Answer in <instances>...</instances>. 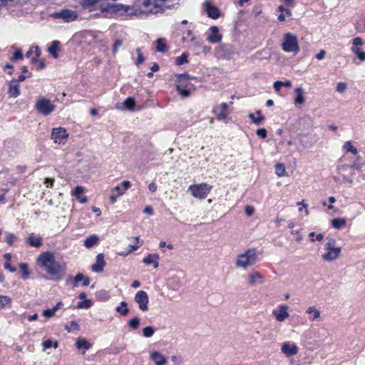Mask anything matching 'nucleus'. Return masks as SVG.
Segmentation results:
<instances>
[{
    "mask_svg": "<svg viewBox=\"0 0 365 365\" xmlns=\"http://www.w3.org/2000/svg\"><path fill=\"white\" fill-rule=\"evenodd\" d=\"M8 93L11 98H16L20 95V86L16 80L9 83Z\"/></svg>",
    "mask_w": 365,
    "mask_h": 365,
    "instance_id": "nucleus-23",
    "label": "nucleus"
},
{
    "mask_svg": "<svg viewBox=\"0 0 365 365\" xmlns=\"http://www.w3.org/2000/svg\"><path fill=\"white\" fill-rule=\"evenodd\" d=\"M305 313L309 316V319L312 322L318 321L321 317L320 311L314 306L309 307Z\"/></svg>",
    "mask_w": 365,
    "mask_h": 365,
    "instance_id": "nucleus-25",
    "label": "nucleus"
},
{
    "mask_svg": "<svg viewBox=\"0 0 365 365\" xmlns=\"http://www.w3.org/2000/svg\"><path fill=\"white\" fill-rule=\"evenodd\" d=\"M53 19H61L65 22H71L77 19L78 14L75 11L63 9L58 12H53L50 14Z\"/></svg>",
    "mask_w": 365,
    "mask_h": 365,
    "instance_id": "nucleus-11",
    "label": "nucleus"
},
{
    "mask_svg": "<svg viewBox=\"0 0 365 365\" xmlns=\"http://www.w3.org/2000/svg\"><path fill=\"white\" fill-rule=\"evenodd\" d=\"M281 350L283 354H284L287 357H289L297 354L299 349L296 344L288 341L282 344Z\"/></svg>",
    "mask_w": 365,
    "mask_h": 365,
    "instance_id": "nucleus-17",
    "label": "nucleus"
},
{
    "mask_svg": "<svg viewBox=\"0 0 365 365\" xmlns=\"http://www.w3.org/2000/svg\"><path fill=\"white\" fill-rule=\"evenodd\" d=\"M145 6H153V12L163 13L167 9H172L179 6V0H146Z\"/></svg>",
    "mask_w": 365,
    "mask_h": 365,
    "instance_id": "nucleus-3",
    "label": "nucleus"
},
{
    "mask_svg": "<svg viewBox=\"0 0 365 365\" xmlns=\"http://www.w3.org/2000/svg\"><path fill=\"white\" fill-rule=\"evenodd\" d=\"M363 43V41L360 37H356L353 39V46H361Z\"/></svg>",
    "mask_w": 365,
    "mask_h": 365,
    "instance_id": "nucleus-62",
    "label": "nucleus"
},
{
    "mask_svg": "<svg viewBox=\"0 0 365 365\" xmlns=\"http://www.w3.org/2000/svg\"><path fill=\"white\" fill-rule=\"evenodd\" d=\"M248 117L251 119L252 123L256 125H260L264 119V118L261 115L260 110H257L255 113H250Z\"/></svg>",
    "mask_w": 365,
    "mask_h": 365,
    "instance_id": "nucleus-30",
    "label": "nucleus"
},
{
    "mask_svg": "<svg viewBox=\"0 0 365 365\" xmlns=\"http://www.w3.org/2000/svg\"><path fill=\"white\" fill-rule=\"evenodd\" d=\"M123 45V40L122 39H117L115 40L113 47V53L114 55H115L119 49V48Z\"/></svg>",
    "mask_w": 365,
    "mask_h": 365,
    "instance_id": "nucleus-54",
    "label": "nucleus"
},
{
    "mask_svg": "<svg viewBox=\"0 0 365 365\" xmlns=\"http://www.w3.org/2000/svg\"><path fill=\"white\" fill-rule=\"evenodd\" d=\"M248 283L251 286H255L257 284H262L264 282V277L257 272H252L247 277Z\"/></svg>",
    "mask_w": 365,
    "mask_h": 365,
    "instance_id": "nucleus-22",
    "label": "nucleus"
},
{
    "mask_svg": "<svg viewBox=\"0 0 365 365\" xmlns=\"http://www.w3.org/2000/svg\"><path fill=\"white\" fill-rule=\"evenodd\" d=\"M299 205H301L302 207L299 208V211L301 212L303 210V208H304V212L306 215H308L309 214V210L307 209V205L304 202V201H302L298 203Z\"/></svg>",
    "mask_w": 365,
    "mask_h": 365,
    "instance_id": "nucleus-61",
    "label": "nucleus"
},
{
    "mask_svg": "<svg viewBox=\"0 0 365 365\" xmlns=\"http://www.w3.org/2000/svg\"><path fill=\"white\" fill-rule=\"evenodd\" d=\"M98 241L99 238L97 235H90L84 240V246L87 248H91L95 245H96L98 242Z\"/></svg>",
    "mask_w": 365,
    "mask_h": 365,
    "instance_id": "nucleus-31",
    "label": "nucleus"
},
{
    "mask_svg": "<svg viewBox=\"0 0 365 365\" xmlns=\"http://www.w3.org/2000/svg\"><path fill=\"white\" fill-rule=\"evenodd\" d=\"M105 265L104 255L98 254L96 257V262L91 266V269L94 272L99 273L103 272Z\"/></svg>",
    "mask_w": 365,
    "mask_h": 365,
    "instance_id": "nucleus-20",
    "label": "nucleus"
},
{
    "mask_svg": "<svg viewBox=\"0 0 365 365\" xmlns=\"http://www.w3.org/2000/svg\"><path fill=\"white\" fill-rule=\"evenodd\" d=\"M211 190L212 186L207 183L193 184L188 187L192 196L200 200L205 199Z\"/></svg>",
    "mask_w": 365,
    "mask_h": 365,
    "instance_id": "nucleus-6",
    "label": "nucleus"
},
{
    "mask_svg": "<svg viewBox=\"0 0 365 365\" xmlns=\"http://www.w3.org/2000/svg\"><path fill=\"white\" fill-rule=\"evenodd\" d=\"M160 256L158 254H149L143 259V262L145 265L152 264L155 269L159 266Z\"/></svg>",
    "mask_w": 365,
    "mask_h": 365,
    "instance_id": "nucleus-21",
    "label": "nucleus"
},
{
    "mask_svg": "<svg viewBox=\"0 0 365 365\" xmlns=\"http://www.w3.org/2000/svg\"><path fill=\"white\" fill-rule=\"evenodd\" d=\"M257 135L260 137L261 138H267V132L265 128H259L256 132Z\"/></svg>",
    "mask_w": 365,
    "mask_h": 365,
    "instance_id": "nucleus-59",
    "label": "nucleus"
},
{
    "mask_svg": "<svg viewBox=\"0 0 365 365\" xmlns=\"http://www.w3.org/2000/svg\"><path fill=\"white\" fill-rule=\"evenodd\" d=\"M22 58H23V54H22L21 50L20 49L16 50L14 53L12 59L14 61H19V60H21Z\"/></svg>",
    "mask_w": 365,
    "mask_h": 365,
    "instance_id": "nucleus-58",
    "label": "nucleus"
},
{
    "mask_svg": "<svg viewBox=\"0 0 365 365\" xmlns=\"http://www.w3.org/2000/svg\"><path fill=\"white\" fill-rule=\"evenodd\" d=\"M212 113L217 115L218 120H224L230 113L229 106L226 103H222L220 104V108L216 106L213 107Z\"/></svg>",
    "mask_w": 365,
    "mask_h": 365,
    "instance_id": "nucleus-15",
    "label": "nucleus"
},
{
    "mask_svg": "<svg viewBox=\"0 0 365 365\" xmlns=\"http://www.w3.org/2000/svg\"><path fill=\"white\" fill-rule=\"evenodd\" d=\"M136 53L138 54V58H137L135 64L137 66H138V65L141 64L144 61L145 58L143 57V53H141L140 48H138L136 49Z\"/></svg>",
    "mask_w": 365,
    "mask_h": 365,
    "instance_id": "nucleus-55",
    "label": "nucleus"
},
{
    "mask_svg": "<svg viewBox=\"0 0 365 365\" xmlns=\"http://www.w3.org/2000/svg\"><path fill=\"white\" fill-rule=\"evenodd\" d=\"M294 93L296 96L294 98V103L296 105H302L305 102V99L304 97V90L301 87L297 88L294 90Z\"/></svg>",
    "mask_w": 365,
    "mask_h": 365,
    "instance_id": "nucleus-28",
    "label": "nucleus"
},
{
    "mask_svg": "<svg viewBox=\"0 0 365 365\" xmlns=\"http://www.w3.org/2000/svg\"><path fill=\"white\" fill-rule=\"evenodd\" d=\"M128 325L133 329H136L140 325V319L138 317H134L128 322Z\"/></svg>",
    "mask_w": 365,
    "mask_h": 365,
    "instance_id": "nucleus-50",
    "label": "nucleus"
},
{
    "mask_svg": "<svg viewBox=\"0 0 365 365\" xmlns=\"http://www.w3.org/2000/svg\"><path fill=\"white\" fill-rule=\"evenodd\" d=\"M204 9L207 16L212 19H217L220 16L221 12L218 7L209 0L205 1Z\"/></svg>",
    "mask_w": 365,
    "mask_h": 365,
    "instance_id": "nucleus-13",
    "label": "nucleus"
},
{
    "mask_svg": "<svg viewBox=\"0 0 365 365\" xmlns=\"http://www.w3.org/2000/svg\"><path fill=\"white\" fill-rule=\"evenodd\" d=\"M115 311L123 316L127 315L129 312V309L127 307V303L125 301L121 302L120 305L115 308Z\"/></svg>",
    "mask_w": 365,
    "mask_h": 365,
    "instance_id": "nucleus-40",
    "label": "nucleus"
},
{
    "mask_svg": "<svg viewBox=\"0 0 365 365\" xmlns=\"http://www.w3.org/2000/svg\"><path fill=\"white\" fill-rule=\"evenodd\" d=\"M17 239L16 236L12 233H7L6 236V242L9 245H13L15 240Z\"/></svg>",
    "mask_w": 365,
    "mask_h": 365,
    "instance_id": "nucleus-52",
    "label": "nucleus"
},
{
    "mask_svg": "<svg viewBox=\"0 0 365 365\" xmlns=\"http://www.w3.org/2000/svg\"><path fill=\"white\" fill-rule=\"evenodd\" d=\"M155 333V329L151 326H148L143 329V336L145 337H150L152 336Z\"/></svg>",
    "mask_w": 365,
    "mask_h": 365,
    "instance_id": "nucleus-46",
    "label": "nucleus"
},
{
    "mask_svg": "<svg viewBox=\"0 0 365 365\" xmlns=\"http://www.w3.org/2000/svg\"><path fill=\"white\" fill-rule=\"evenodd\" d=\"M286 169L283 164L278 163L275 165V173L279 177H282L285 175Z\"/></svg>",
    "mask_w": 365,
    "mask_h": 365,
    "instance_id": "nucleus-43",
    "label": "nucleus"
},
{
    "mask_svg": "<svg viewBox=\"0 0 365 365\" xmlns=\"http://www.w3.org/2000/svg\"><path fill=\"white\" fill-rule=\"evenodd\" d=\"M335 240L329 239L326 243L324 252L322 255V259L325 262L336 260L341 252V247H334Z\"/></svg>",
    "mask_w": 365,
    "mask_h": 365,
    "instance_id": "nucleus-5",
    "label": "nucleus"
},
{
    "mask_svg": "<svg viewBox=\"0 0 365 365\" xmlns=\"http://www.w3.org/2000/svg\"><path fill=\"white\" fill-rule=\"evenodd\" d=\"M43 346L44 350L51 348L52 346V341L51 339L43 341Z\"/></svg>",
    "mask_w": 365,
    "mask_h": 365,
    "instance_id": "nucleus-63",
    "label": "nucleus"
},
{
    "mask_svg": "<svg viewBox=\"0 0 365 365\" xmlns=\"http://www.w3.org/2000/svg\"><path fill=\"white\" fill-rule=\"evenodd\" d=\"M113 6L114 4H101L99 5V9L102 14V16L106 18H113Z\"/></svg>",
    "mask_w": 365,
    "mask_h": 365,
    "instance_id": "nucleus-18",
    "label": "nucleus"
},
{
    "mask_svg": "<svg viewBox=\"0 0 365 365\" xmlns=\"http://www.w3.org/2000/svg\"><path fill=\"white\" fill-rule=\"evenodd\" d=\"M59 44V41H54L48 48V53L55 58L58 56Z\"/></svg>",
    "mask_w": 365,
    "mask_h": 365,
    "instance_id": "nucleus-29",
    "label": "nucleus"
},
{
    "mask_svg": "<svg viewBox=\"0 0 365 365\" xmlns=\"http://www.w3.org/2000/svg\"><path fill=\"white\" fill-rule=\"evenodd\" d=\"M80 282H82L84 286H88L90 284V279L79 273L75 277V286H77V284Z\"/></svg>",
    "mask_w": 365,
    "mask_h": 365,
    "instance_id": "nucleus-39",
    "label": "nucleus"
},
{
    "mask_svg": "<svg viewBox=\"0 0 365 365\" xmlns=\"http://www.w3.org/2000/svg\"><path fill=\"white\" fill-rule=\"evenodd\" d=\"M257 252L255 249H248L238 255L236 258L235 266L243 269L254 265L258 262Z\"/></svg>",
    "mask_w": 365,
    "mask_h": 365,
    "instance_id": "nucleus-2",
    "label": "nucleus"
},
{
    "mask_svg": "<svg viewBox=\"0 0 365 365\" xmlns=\"http://www.w3.org/2000/svg\"><path fill=\"white\" fill-rule=\"evenodd\" d=\"M134 300L138 304L140 310L142 312H147L148 310L149 298L145 291H138L135 294Z\"/></svg>",
    "mask_w": 365,
    "mask_h": 365,
    "instance_id": "nucleus-12",
    "label": "nucleus"
},
{
    "mask_svg": "<svg viewBox=\"0 0 365 365\" xmlns=\"http://www.w3.org/2000/svg\"><path fill=\"white\" fill-rule=\"evenodd\" d=\"M76 346L78 349H83L88 350L91 347V344L84 338H79L76 341Z\"/></svg>",
    "mask_w": 365,
    "mask_h": 365,
    "instance_id": "nucleus-34",
    "label": "nucleus"
},
{
    "mask_svg": "<svg viewBox=\"0 0 365 365\" xmlns=\"http://www.w3.org/2000/svg\"><path fill=\"white\" fill-rule=\"evenodd\" d=\"M134 239L137 241L138 245H130V247H131V252L137 250L143 245V241L140 240V237H134Z\"/></svg>",
    "mask_w": 365,
    "mask_h": 365,
    "instance_id": "nucleus-57",
    "label": "nucleus"
},
{
    "mask_svg": "<svg viewBox=\"0 0 365 365\" xmlns=\"http://www.w3.org/2000/svg\"><path fill=\"white\" fill-rule=\"evenodd\" d=\"M130 187V182L128 180H124L120 185H117L112 189L111 193H114L116 196L119 197L123 195Z\"/></svg>",
    "mask_w": 365,
    "mask_h": 365,
    "instance_id": "nucleus-19",
    "label": "nucleus"
},
{
    "mask_svg": "<svg viewBox=\"0 0 365 365\" xmlns=\"http://www.w3.org/2000/svg\"><path fill=\"white\" fill-rule=\"evenodd\" d=\"M4 267L5 269L9 270L11 272H16V267H13L11 265V264L8 262H6L5 264H4Z\"/></svg>",
    "mask_w": 365,
    "mask_h": 365,
    "instance_id": "nucleus-64",
    "label": "nucleus"
},
{
    "mask_svg": "<svg viewBox=\"0 0 365 365\" xmlns=\"http://www.w3.org/2000/svg\"><path fill=\"white\" fill-rule=\"evenodd\" d=\"M85 191V188L82 186H77L73 192V195L77 199H80L81 194Z\"/></svg>",
    "mask_w": 365,
    "mask_h": 365,
    "instance_id": "nucleus-51",
    "label": "nucleus"
},
{
    "mask_svg": "<svg viewBox=\"0 0 365 365\" xmlns=\"http://www.w3.org/2000/svg\"><path fill=\"white\" fill-rule=\"evenodd\" d=\"M343 148L346 153H351L353 155H356L358 153L357 148L352 145L351 141L345 142Z\"/></svg>",
    "mask_w": 365,
    "mask_h": 365,
    "instance_id": "nucleus-41",
    "label": "nucleus"
},
{
    "mask_svg": "<svg viewBox=\"0 0 365 365\" xmlns=\"http://www.w3.org/2000/svg\"><path fill=\"white\" fill-rule=\"evenodd\" d=\"M145 1H146V0H144L142 3V5L139 8L135 9L137 16H140V15L149 16V15L155 14L158 13V12H153V7L151 5L145 6L144 4Z\"/></svg>",
    "mask_w": 365,
    "mask_h": 365,
    "instance_id": "nucleus-24",
    "label": "nucleus"
},
{
    "mask_svg": "<svg viewBox=\"0 0 365 365\" xmlns=\"http://www.w3.org/2000/svg\"><path fill=\"white\" fill-rule=\"evenodd\" d=\"M43 316L46 319L51 318L54 316V314L51 310V309H47L43 312Z\"/></svg>",
    "mask_w": 365,
    "mask_h": 365,
    "instance_id": "nucleus-60",
    "label": "nucleus"
},
{
    "mask_svg": "<svg viewBox=\"0 0 365 365\" xmlns=\"http://www.w3.org/2000/svg\"><path fill=\"white\" fill-rule=\"evenodd\" d=\"M19 268L22 272V277L23 279H26L29 278L30 272L28 269V265L26 263H21L19 265Z\"/></svg>",
    "mask_w": 365,
    "mask_h": 365,
    "instance_id": "nucleus-44",
    "label": "nucleus"
},
{
    "mask_svg": "<svg viewBox=\"0 0 365 365\" xmlns=\"http://www.w3.org/2000/svg\"><path fill=\"white\" fill-rule=\"evenodd\" d=\"M188 55L187 53H182L175 59V63L178 66H181L185 63H187Z\"/></svg>",
    "mask_w": 365,
    "mask_h": 365,
    "instance_id": "nucleus-45",
    "label": "nucleus"
},
{
    "mask_svg": "<svg viewBox=\"0 0 365 365\" xmlns=\"http://www.w3.org/2000/svg\"><path fill=\"white\" fill-rule=\"evenodd\" d=\"M36 261L38 265L51 277L61 279L66 273V263L58 261L54 252H43L38 255Z\"/></svg>",
    "mask_w": 365,
    "mask_h": 365,
    "instance_id": "nucleus-1",
    "label": "nucleus"
},
{
    "mask_svg": "<svg viewBox=\"0 0 365 365\" xmlns=\"http://www.w3.org/2000/svg\"><path fill=\"white\" fill-rule=\"evenodd\" d=\"M274 88L276 91H279L282 86H284L287 88H290L292 86V82L289 80L282 82V81H276L274 83Z\"/></svg>",
    "mask_w": 365,
    "mask_h": 365,
    "instance_id": "nucleus-42",
    "label": "nucleus"
},
{
    "mask_svg": "<svg viewBox=\"0 0 365 365\" xmlns=\"http://www.w3.org/2000/svg\"><path fill=\"white\" fill-rule=\"evenodd\" d=\"M150 359L155 365H165L167 363L166 357L158 351L152 352L150 354Z\"/></svg>",
    "mask_w": 365,
    "mask_h": 365,
    "instance_id": "nucleus-26",
    "label": "nucleus"
},
{
    "mask_svg": "<svg viewBox=\"0 0 365 365\" xmlns=\"http://www.w3.org/2000/svg\"><path fill=\"white\" fill-rule=\"evenodd\" d=\"M245 214L250 217L255 213V208L251 205H246L245 207Z\"/></svg>",
    "mask_w": 365,
    "mask_h": 365,
    "instance_id": "nucleus-56",
    "label": "nucleus"
},
{
    "mask_svg": "<svg viewBox=\"0 0 365 365\" xmlns=\"http://www.w3.org/2000/svg\"><path fill=\"white\" fill-rule=\"evenodd\" d=\"M100 1L101 0H82L81 4L83 9L91 11Z\"/></svg>",
    "mask_w": 365,
    "mask_h": 365,
    "instance_id": "nucleus-35",
    "label": "nucleus"
},
{
    "mask_svg": "<svg viewBox=\"0 0 365 365\" xmlns=\"http://www.w3.org/2000/svg\"><path fill=\"white\" fill-rule=\"evenodd\" d=\"M156 50L159 52H165L168 50V46L164 38H158L155 41Z\"/></svg>",
    "mask_w": 365,
    "mask_h": 365,
    "instance_id": "nucleus-38",
    "label": "nucleus"
},
{
    "mask_svg": "<svg viewBox=\"0 0 365 365\" xmlns=\"http://www.w3.org/2000/svg\"><path fill=\"white\" fill-rule=\"evenodd\" d=\"M282 48L285 52L298 53L299 46L297 35L290 32L286 33L282 40Z\"/></svg>",
    "mask_w": 365,
    "mask_h": 365,
    "instance_id": "nucleus-4",
    "label": "nucleus"
},
{
    "mask_svg": "<svg viewBox=\"0 0 365 365\" xmlns=\"http://www.w3.org/2000/svg\"><path fill=\"white\" fill-rule=\"evenodd\" d=\"M222 36L219 32V28L217 26H212L209 29L207 36V41L211 43H219L221 41Z\"/></svg>",
    "mask_w": 365,
    "mask_h": 365,
    "instance_id": "nucleus-14",
    "label": "nucleus"
},
{
    "mask_svg": "<svg viewBox=\"0 0 365 365\" xmlns=\"http://www.w3.org/2000/svg\"><path fill=\"white\" fill-rule=\"evenodd\" d=\"M11 307V299L6 295L0 296V310L10 308Z\"/></svg>",
    "mask_w": 365,
    "mask_h": 365,
    "instance_id": "nucleus-33",
    "label": "nucleus"
},
{
    "mask_svg": "<svg viewBox=\"0 0 365 365\" xmlns=\"http://www.w3.org/2000/svg\"><path fill=\"white\" fill-rule=\"evenodd\" d=\"M26 242L34 247H39L42 245V238L39 236H36L34 234H31L26 239Z\"/></svg>",
    "mask_w": 365,
    "mask_h": 365,
    "instance_id": "nucleus-27",
    "label": "nucleus"
},
{
    "mask_svg": "<svg viewBox=\"0 0 365 365\" xmlns=\"http://www.w3.org/2000/svg\"><path fill=\"white\" fill-rule=\"evenodd\" d=\"M123 104L126 108L129 110H133L135 107V103L133 98H128L124 101Z\"/></svg>",
    "mask_w": 365,
    "mask_h": 365,
    "instance_id": "nucleus-49",
    "label": "nucleus"
},
{
    "mask_svg": "<svg viewBox=\"0 0 365 365\" xmlns=\"http://www.w3.org/2000/svg\"><path fill=\"white\" fill-rule=\"evenodd\" d=\"M32 53H34V56L31 58V61H36L38 58L41 55V49L38 46H34L30 48V50L26 53V56L29 58Z\"/></svg>",
    "mask_w": 365,
    "mask_h": 365,
    "instance_id": "nucleus-32",
    "label": "nucleus"
},
{
    "mask_svg": "<svg viewBox=\"0 0 365 365\" xmlns=\"http://www.w3.org/2000/svg\"><path fill=\"white\" fill-rule=\"evenodd\" d=\"M351 51L353 53H354L357 58L361 61H365V51H362L359 47L357 46H351Z\"/></svg>",
    "mask_w": 365,
    "mask_h": 365,
    "instance_id": "nucleus-36",
    "label": "nucleus"
},
{
    "mask_svg": "<svg viewBox=\"0 0 365 365\" xmlns=\"http://www.w3.org/2000/svg\"><path fill=\"white\" fill-rule=\"evenodd\" d=\"M51 138L55 143L64 145L68 138V133L64 128H54L52 129Z\"/></svg>",
    "mask_w": 365,
    "mask_h": 365,
    "instance_id": "nucleus-10",
    "label": "nucleus"
},
{
    "mask_svg": "<svg viewBox=\"0 0 365 365\" xmlns=\"http://www.w3.org/2000/svg\"><path fill=\"white\" fill-rule=\"evenodd\" d=\"M92 305V302L89 299H85L83 302L78 303L77 307L78 309H89Z\"/></svg>",
    "mask_w": 365,
    "mask_h": 365,
    "instance_id": "nucleus-47",
    "label": "nucleus"
},
{
    "mask_svg": "<svg viewBox=\"0 0 365 365\" xmlns=\"http://www.w3.org/2000/svg\"><path fill=\"white\" fill-rule=\"evenodd\" d=\"M346 83L344 82H339L336 84V91L338 93H342L346 91Z\"/></svg>",
    "mask_w": 365,
    "mask_h": 365,
    "instance_id": "nucleus-53",
    "label": "nucleus"
},
{
    "mask_svg": "<svg viewBox=\"0 0 365 365\" xmlns=\"http://www.w3.org/2000/svg\"><path fill=\"white\" fill-rule=\"evenodd\" d=\"M35 108L39 113L48 115L54 110L55 105L51 101L41 98L36 101Z\"/></svg>",
    "mask_w": 365,
    "mask_h": 365,
    "instance_id": "nucleus-7",
    "label": "nucleus"
},
{
    "mask_svg": "<svg viewBox=\"0 0 365 365\" xmlns=\"http://www.w3.org/2000/svg\"><path fill=\"white\" fill-rule=\"evenodd\" d=\"M189 80L190 77L186 73L179 74L177 76L176 89L182 97H187L190 94V91L187 89Z\"/></svg>",
    "mask_w": 365,
    "mask_h": 365,
    "instance_id": "nucleus-9",
    "label": "nucleus"
},
{
    "mask_svg": "<svg viewBox=\"0 0 365 365\" xmlns=\"http://www.w3.org/2000/svg\"><path fill=\"white\" fill-rule=\"evenodd\" d=\"M65 329L68 332H71L72 330H78L79 329V325L78 323L75 321H71L70 322L69 325L65 326Z\"/></svg>",
    "mask_w": 365,
    "mask_h": 365,
    "instance_id": "nucleus-48",
    "label": "nucleus"
},
{
    "mask_svg": "<svg viewBox=\"0 0 365 365\" xmlns=\"http://www.w3.org/2000/svg\"><path fill=\"white\" fill-rule=\"evenodd\" d=\"M288 309L289 307L287 305H280L279 307V310H274L272 312V314L275 317L278 322H282L289 317V314L287 312Z\"/></svg>",
    "mask_w": 365,
    "mask_h": 365,
    "instance_id": "nucleus-16",
    "label": "nucleus"
},
{
    "mask_svg": "<svg viewBox=\"0 0 365 365\" xmlns=\"http://www.w3.org/2000/svg\"><path fill=\"white\" fill-rule=\"evenodd\" d=\"M128 16L130 17L137 16L135 8L123 4H114L113 17Z\"/></svg>",
    "mask_w": 365,
    "mask_h": 365,
    "instance_id": "nucleus-8",
    "label": "nucleus"
},
{
    "mask_svg": "<svg viewBox=\"0 0 365 365\" xmlns=\"http://www.w3.org/2000/svg\"><path fill=\"white\" fill-rule=\"evenodd\" d=\"M331 226L337 230L341 229L346 224V220L344 218H334L331 220Z\"/></svg>",
    "mask_w": 365,
    "mask_h": 365,
    "instance_id": "nucleus-37",
    "label": "nucleus"
}]
</instances>
